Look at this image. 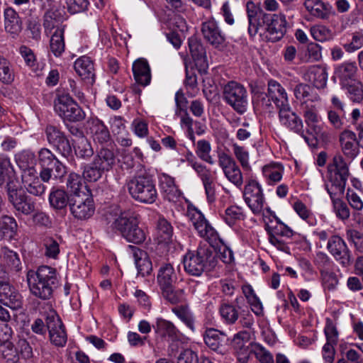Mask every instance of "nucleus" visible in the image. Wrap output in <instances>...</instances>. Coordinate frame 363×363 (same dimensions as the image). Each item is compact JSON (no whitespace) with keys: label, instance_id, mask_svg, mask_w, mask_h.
I'll return each mask as SVG.
<instances>
[{"label":"nucleus","instance_id":"obj_1","mask_svg":"<svg viewBox=\"0 0 363 363\" xmlns=\"http://www.w3.org/2000/svg\"><path fill=\"white\" fill-rule=\"evenodd\" d=\"M26 281L30 294L43 301L52 297L59 284L56 269L47 265L40 266L37 270H28Z\"/></svg>","mask_w":363,"mask_h":363},{"label":"nucleus","instance_id":"obj_2","mask_svg":"<svg viewBox=\"0 0 363 363\" xmlns=\"http://www.w3.org/2000/svg\"><path fill=\"white\" fill-rule=\"evenodd\" d=\"M185 272L199 277L212 271L218 264V253L208 245H200L196 250L187 252L182 259Z\"/></svg>","mask_w":363,"mask_h":363},{"label":"nucleus","instance_id":"obj_3","mask_svg":"<svg viewBox=\"0 0 363 363\" xmlns=\"http://www.w3.org/2000/svg\"><path fill=\"white\" fill-rule=\"evenodd\" d=\"M116 152L113 143L98 148L91 162L84 167L83 177L91 182L98 181L102 175L110 171L116 164Z\"/></svg>","mask_w":363,"mask_h":363},{"label":"nucleus","instance_id":"obj_4","mask_svg":"<svg viewBox=\"0 0 363 363\" xmlns=\"http://www.w3.org/2000/svg\"><path fill=\"white\" fill-rule=\"evenodd\" d=\"M350 176L349 167L340 155L333 157L327 167V180L325 189L329 195H344Z\"/></svg>","mask_w":363,"mask_h":363},{"label":"nucleus","instance_id":"obj_5","mask_svg":"<svg viewBox=\"0 0 363 363\" xmlns=\"http://www.w3.org/2000/svg\"><path fill=\"white\" fill-rule=\"evenodd\" d=\"M130 196L136 201L152 204L157 199V191L152 176L143 174L133 177L126 183Z\"/></svg>","mask_w":363,"mask_h":363},{"label":"nucleus","instance_id":"obj_6","mask_svg":"<svg viewBox=\"0 0 363 363\" xmlns=\"http://www.w3.org/2000/svg\"><path fill=\"white\" fill-rule=\"evenodd\" d=\"M38 162L41 168L39 173L44 182L52 179H62L67 174V167L48 148L42 147L38 152Z\"/></svg>","mask_w":363,"mask_h":363},{"label":"nucleus","instance_id":"obj_7","mask_svg":"<svg viewBox=\"0 0 363 363\" xmlns=\"http://www.w3.org/2000/svg\"><path fill=\"white\" fill-rule=\"evenodd\" d=\"M5 190L9 202L18 213L30 216L35 212L34 199L26 194L18 180H9L6 184Z\"/></svg>","mask_w":363,"mask_h":363},{"label":"nucleus","instance_id":"obj_8","mask_svg":"<svg viewBox=\"0 0 363 363\" xmlns=\"http://www.w3.org/2000/svg\"><path fill=\"white\" fill-rule=\"evenodd\" d=\"M223 99L238 114L242 115L247 111L248 94L242 84L235 81L228 82L223 87Z\"/></svg>","mask_w":363,"mask_h":363},{"label":"nucleus","instance_id":"obj_9","mask_svg":"<svg viewBox=\"0 0 363 363\" xmlns=\"http://www.w3.org/2000/svg\"><path fill=\"white\" fill-rule=\"evenodd\" d=\"M54 110L64 121L80 122L86 116L83 109L68 94L57 95L54 100Z\"/></svg>","mask_w":363,"mask_h":363},{"label":"nucleus","instance_id":"obj_10","mask_svg":"<svg viewBox=\"0 0 363 363\" xmlns=\"http://www.w3.org/2000/svg\"><path fill=\"white\" fill-rule=\"evenodd\" d=\"M155 264L160 265L157 274V282L160 289L174 286L177 280L173 266L167 262L169 260L168 253L155 255L152 257Z\"/></svg>","mask_w":363,"mask_h":363},{"label":"nucleus","instance_id":"obj_11","mask_svg":"<svg viewBox=\"0 0 363 363\" xmlns=\"http://www.w3.org/2000/svg\"><path fill=\"white\" fill-rule=\"evenodd\" d=\"M47 140L57 152L65 157H68L72 148L70 142L64 132L53 125H48L45 129Z\"/></svg>","mask_w":363,"mask_h":363},{"label":"nucleus","instance_id":"obj_12","mask_svg":"<svg viewBox=\"0 0 363 363\" xmlns=\"http://www.w3.org/2000/svg\"><path fill=\"white\" fill-rule=\"evenodd\" d=\"M243 197L255 215L260 214L265 202L261 186L255 180H250L245 186Z\"/></svg>","mask_w":363,"mask_h":363},{"label":"nucleus","instance_id":"obj_13","mask_svg":"<svg viewBox=\"0 0 363 363\" xmlns=\"http://www.w3.org/2000/svg\"><path fill=\"white\" fill-rule=\"evenodd\" d=\"M46 328L49 333L50 341L53 345L60 347L65 346L67 341V334L65 327L58 315L51 313L47 315Z\"/></svg>","mask_w":363,"mask_h":363},{"label":"nucleus","instance_id":"obj_14","mask_svg":"<svg viewBox=\"0 0 363 363\" xmlns=\"http://www.w3.org/2000/svg\"><path fill=\"white\" fill-rule=\"evenodd\" d=\"M69 207L72 215L81 220L90 218L95 211L93 199L85 194L72 195Z\"/></svg>","mask_w":363,"mask_h":363},{"label":"nucleus","instance_id":"obj_15","mask_svg":"<svg viewBox=\"0 0 363 363\" xmlns=\"http://www.w3.org/2000/svg\"><path fill=\"white\" fill-rule=\"evenodd\" d=\"M266 25L267 36L269 40L277 42L281 40L286 31V21L283 14H264L262 23Z\"/></svg>","mask_w":363,"mask_h":363},{"label":"nucleus","instance_id":"obj_16","mask_svg":"<svg viewBox=\"0 0 363 363\" xmlns=\"http://www.w3.org/2000/svg\"><path fill=\"white\" fill-rule=\"evenodd\" d=\"M173 227L164 217H160L157 222V246L156 255L168 253L170 246L173 245Z\"/></svg>","mask_w":363,"mask_h":363},{"label":"nucleus","instance_id":"obj_17","mask_svg":"<svg viewBox=\"0 0 363 363\" xmlns=\"http://www.w3.org/2000/svg\"><path fill=\"white\" fill-rule=\"evenodd\" d=\"M155 333L161 338L172 342L169 348L172 354L177 347L178 342L181 339V334L176 326L170 321L162 318H157L155 324L153 325Z\"/></svg>","mask_w":363,"mask_h":363},{"label":"nucleus","instance_id":"obj_18","mask_svg":"<svg viewBox=\"0 0 363 363\" xmlns=\"http://www.w3.org/2000/svg\"><path fill=\"white\" fill-rule=\"evenodd\" d=\"M189 216L195 229L201 238L208 242L216 240L218 236L216 230L210 225L201 211L194 208L189 211Z\"/></svg>","mask_w":363,"mask_h":363},{"label":"nucleus","instance_id":"obj_19","mask_svg":"<svg viewBox=\"0 0 363 363\" xmlns=\"http://www.w3.org/2000/svg\"><path fill=\"white\" fill-rule=\"evenodd\" d=\"M279 117L283 125L300 135L308 145H311L310 138L304 133L301 118L291 110L290 105L279 110Z\"/></svg>","mask_w":363,"mask_h":363},{"label":"nucleus","instance_id":"obj_20","mask_svg":"<svg viewBox=\"0 0 363 363\" xmlns=\"http://www.w3.org/2000/svg\"><path fill=\"white\" fill-rule=\"evenodd\" d=\"M0 303L17 310L22 307L23 297L19 291L8 281H0Z\"/></svg>","mask_w":363,"mask_h":363},{"label":"nucleus","instance_id":"obj_21","mask_svg":"<svg viewBox=\"0 0 363 363\" xmlns=\"http://www.w3.org/2000/svg\"><path fill=\"white\" fill-rule=\"evenodd\" d=\"M201 33L203 38L216 48L223 47L225 42V35L213 18L202 23Z\"/></svg>","mask_w":363,"mask_h":363},{"label":"nucleus","instance_id":"obj_22","mask_svg":"<svg viewBox=\"0 0 363 363\" xmlns=\"http://www.w3.org/2000/svg\"><path fill=\"white\" fill-rule=\"evenodd\" d=\"M327 248L330 254L342 266H347L351 262L350 251L345 241L338 235H333L328 240Z\"/></svg>","mask_w":363,"mask_h":363},{"label":"nucleus","instance_id":"obj_23","mask_svg":"<svg viewBox=\"0 0 363 363\" xmlns=\"http://www.w3.org/2000/svg\"><path fill=\"white\" fill-rule=\"evenodd\" d=\"M88 128L93 140L101 146L113 143L108 127L98 118H91L87 121Z\"/></svg>","mask_w":363,"mask_h":363},{"label":"nucleus","instance_id":"obj_24","mask_svg":"<svg viewBox=\"0 0 363 363\" xmlns=\"http://www.w3.org/2000/svg\"><path fill=\"white\" fill-rule=\"evenodd\" d=\"M203 340L205 344L211 350L218 354H225L226 348L225 342L227 340L226 335L214 328H208L203 333Z\"/></svg>","mask_w":363,"mask_h":363},{"label":"nucleus","instance_id":"obj_25","mask_svg":"<svg viewBox=\"0 0 363 363\" xmlns=\"http://www.w3.org/2000/svg\"><path fill=\"white\" fill-rule=\"evenodd\" d=\"M189 52L195 65L199 70L205 71L208 68L206 50L199 40L195 36H191L188 40Z\"/></svg>","mask_w":363,"mask_h":363},{"label":"nucleus","instance_id":"obj_26","mask_svg":"<svg viewBox=\"0 0 363 363\" xmlns=\"http://www.w3.org/2000/svg\"><path fill=\"white\" fill-rule=\"evenodd\" d=\"M301 108L303 111L305 122L308 126L306 133L312 136V139L316 140V136L320 132V127L317 125L318 122V110L313 104H303Z\"/></svg>","mask_w":363,"mask_h":363},{"label":"nucleus","instance_id":"obj_27","mask_svg":"<svg viewBox=\"0 0 363 363\" xmlns=\"http://www.w3.org/2000/svg\"><path fill=\"white\" fill-rule=\"evenodd\" d=\"M340 142L344 154L354 159L359 152V141L351 130H345L340 135Z\"/></svg>","mask_w":363,"mask_h":363},{"label":"nucleus","instance_id":"obj_28","mask_svg":"<svg viewBox=\"0 0 363 363\" xmlns=\"http://www.w3.org/2000/svg\"><path fill=\"white\" fill-rule=\"evenodd\" d=\"M267 86L269 96L279 110L289 105L286 90L278 82L270 79Z\"/></svg>","mask_w":363,"mask_h":363},{"label":"nucleus","instance_id":"obj_29","mask_svg":"<svg viewBox=\"0 0 363 363\" xmlns=\"http://www.w3.org/2000/svg\"><path fill=\"white\" fill-rule=\"evenodd\" d=\"M67 19L64 8L52 7L47 10L43 15V27L45 32L51 31L52 29L60 28L59 24Z\"/></svg>","mask_w":363,"mask_h":363},{"label":"nucleus","instance_id":"obj_30","mask_svg":"<svg viewBox=\"0 0 363 363\" xmlns=\"http://www.w3.org/2000/svg\"><path fill=\"white\" fill-rule=\"evenodd\" d=\"M333 107L328 111V118L330 123L336 129H341L345 118L344 104L335 96L332 99Z\"/></svg>","mask_w":363,"mask_h":363},{"label":"nucleus","instance_id":"obj_31","mask_svg":"<svg viewBox=\"0 0 363 363\" xmlns=\"http://www.w3.org/2000/svg\"><path fill=\"white\" fill-rule=\"evenodd\" d=\"M139 218V215L131 209L123 211L115 218L111 224L113 230L121 235Z\"/></svg>","mask_w":363,"mask_h":363},{"label":"nucleus","instance_id":"obj_32","mask_svg":"<svg viewBox=\"0 0 363 363\" xmlns=\"http://www.w3.org/2000/svg\"><path fill=\"white\" fill-rule=\"evenodd\" d=\"M74 68L83 80L90 84L94 82V65L89 57L82 56L78 58L74 62Z\"/></svg>","mask_w":363,"mask_h":363},{"label":"nucleus","instance_id":"obj_33","mask_svg":"<svg viewBox=\"0 0 363 363\" xmlns=\"http://www.w3.org/2000/svg\"><path fill=\"white\" fill-rule=\"evenodd\" d=\"M4 14L5 30L15 38L22 30V21L18 13L11 7L6 9Z\"/></svg>","mask_w":363,"mask_h":363},{"label":"nucleus","instance_id":"obj_34","mask_svg":"<svg viewBox=\"0 0 363 363\" xmlns=\"http://www.w3.org/2000/svg\"><path fill=\"white\" fill-rule=\"evenodd\" d=\"M133 72L135 81L143 86L150 84L151 80L150 68L145 59H138L133 64Z\"/></svg>","mask_w":363,"mask_h":363},{"label":"nucleus","instance_id":"obj_35","mask_svg":"<svg viewBox=\"0 0 363 363\" xmlns=\"http://www.w3.org/2000/svg\"><path fill=\"white\" fill-rule=\"evenodd\" d=\"M306 76L317 89H323L326 86L328 72L325 67L314 65L308 68Z\"/></svg>","mask_w":363,"mask_h":363},{"label":"nucleus","instance_id":"obj_36","mask_svg":"<svg viewBox=\"0 0 363 363\" xmlns=\"http://www.w3.org/2000/svg\"><path fill=\"white\" fill-rule=\"evenodd\" d=\"M294 94L297 100L303 104H309L308 101L313 103L320 100V96L310 85L304 83L298 84L294 89Z\"/></svg>","mask_w":363,"mask_h":363},{"label":"nucleus","instance_id":"obj_37","mask_svg":"<svg viewBox=\"0 0 363 363\" xmlns=\"http://www.w3.org/2000/svg\"><path fill=\"white\" fill-rule=\"evenodd\" d=\"M247 13L249 23L248 33L251 36H253L257 34L258 30L262 26V23L264 14L252 3H247Z\"/></svg>","mask_w":363,"mask_h":363},{"label":"nucleus","instance_id":"obj_38","mask_svg":"<svg viewBox=\"0 0 363 363\" xmlns=\"http://www.w3.org/2000/svg\"><path fill=\"white\" fill-rule=\"evenodd\" d=\"M130 247L134 250L138 275L143 277L149 275L152 270V264L147 254L135 247L130 245Z\"/></svg>","mask_w":363,"mask_h":363},{"label":"nucleus","instance_id":"obj_39","mask_svg":"<svg viewBox=\"0 0 363 363\" xmlns=\"http://www.w3.org/2000/svg\"><path fill=\"white\" fill-rule=\"evenodd\" d=\"M63 189H52L49 195L50 206L56 210L65 209L67 206H69L71 196Z\"/></svg>","mask_w":363,"mask_h":363},{"label":"nucleus","instance_id":"obj_40","mask_svg":"<svg viewBox=\"0 0 363 363\" xmlns=\"http://www.w3.org/2000/svg\"><path fill=\"white\" fill-rule=\"evenodd\" d=\"M65 26H62L57 28L50 40V51L57 57H60L65 50Z\"/></svg>","mask_w":363,"mask_h":363},{"label":"nucleus","instance_id":"obj_41","mask_svg":"<svg viewBox=\"0 0 363 363\" xmlns=\"http://www.w3.org/2000/svg\"><path fill=\"white\" fill-rule=\"evenodd\" d=\"M121 236L128 242L140 245L146 240L145 230L139 226V218L130 225Z\"/></svg>","mask_w":363,"mask_h":363},{"label":"nucleus","instance_id":"obj_42","mask_svg":"<svg viewBox=\"0 0 363 363\" xmlns=\"http://www.w3.org/2000/svg\"><path fill=\"white\" fill-rule=\"evenodd\" d=\"M304 6L312 16L320 18H326L330 9L329 4L321 0H305Z\"/></svg>","mask_w":363,"mask_h":363},{"label":"nucleus","instance_id":"obj_43","mask_svg":"<svg viewBox=\"0 0 363 363\" xmlns=\"http://www.w3.org/2000/svg\"><path fill=\"white\" fill-rule=\"evenodd\" d=\"M18 225L14 218L4 216L0 220V233L8 240L13 239L17 233Z\"/></svg>","mask_w":363,"mask_h":363},{"label":"nucleus","instance_id":"obj_44","mask_svg":"<svg viewBox=\"0 0 363 363\" xmlns=\"http://www.w3.org/2000/svg\"><path fill=\"white\" fill-rule=\"evenodd\" d=\"M14 169L11 160L7 156H0V187L9 180H18L13 178Z\"/></svg>","mask_w":363,"mask_h":363},{"label":"nucleus","instance_id":"obj_45","mask_svg":"<svg viewBox=\"0 0 363 363\" xmlns=\"http://www.w3.org/2000/svg\"><path fill=\"white\" fill-rule=\"evenodd\" d=\"M15 160L18 167L22 169L35 165L36 159L35 154L30 150H22L15 155Z\"/></svg>","mask_w":363,"mask_h":363},{"label":"nucleus","instance_id":"obj_46","mask_svg":"<svg viewBox=\"0 0 363 363\" xmlns=\"http://www.w3.org/2000/svg\"><path fill=\"white\" fill-rule=\"evenodd\" d=\"M284 167L279 163H272L264 166L263 175L274 183L279 182L282 178Z\"/></svg>","mask_w":363,"mask_h":363},{"label":"nucleus","instance_id":"obj_47","mask_svg":"<svg viewBox=\"0 0 363 363\" xmlns=\"http://www.w3.org/2000/svg\"><path fill=\"white\" fill-rule=\"evenodd\" d=\"M172 311L189 328L191 331L195 330L194 318L189 309L184 306L174 307Z\"/></svg>","mask_w":363,"mask_h":363},{"label":"nucleus","instance_id":"obj_48","mask_svg":"<svg viewBox=\"0 0 363 363\" xmlns=\"http://www.w3.org/2000/svg\"><path fill=\"white\" fill-rule=\"evenodd\" d=\"M222 318L228 324H234L239 317V312L235 305L223 303L219 309Z\"/></svg>","mask_w":363,"mask_h":363},{"label":"nucleus","instance_id":"obj_49","mask_svg":"<svg viewBox=\"0 0 363 363\" xmlns=\"http://www.w3.org/2000/svg\"><path fill=\"white\" fill-rule=\"evenodd\" d=\"M74 154L77 158L85 160H89L94 153L91 143L86 138H82V140L74 147Z\"/></svg>","mask_w":363,"mask_h":363},{"label":"nucleus","instance_id":"obj_50","mask_svg":"<svg viewBox=\"0 0 363 363\" xmlns=\"http://www.w3.org/2000/svg\"><path fill=\"white\" fill-rule=\"evenodd\" d=\"M14 80V73L11 69L10 62L0 55V81L5 84H10Z\"/></svg>","mask_w":363,"mask_h":363},{"label":"nucleus","instance_id":"obj_51","mask_svg":"<svg viewBox=\"0 0 363 363\" xmlns=\"http://www.w3.org/2000/svg\"><path fill=\"white\" fill-rule=\"evenodd\" d=\"M211 146L210 143L206 140H200L197 142L196 153L198 157L210 164H214V160L210 155Z\"/></svg>","mask_w":363,"mask_h":363},{"label":"nucleus","instance_id":"obj_52","mask_svg":"<svg viewBox=\"0 0 363 363\" xmlns=\"http://www.w3.org/2000/svg\"><path fill=\"white\" fill-rule=\"evenodd\" d=\"M83 186V180L78 174L72 172L67 180V188L70 195H81V188Z\"/></svg>","mask_w":363,"mask_h":363},{"label":"nucleus","instance_id":"obj_53","mask_svg":"<svg viewBox=\"0 0 363 363\" xmlns=\"http://www.w3.org/2000/svg\"><path fill=\"white\" fill-rule=\"evenodd\" d=\"M163 297L172 304H177L184 299V290H175L174 286L161 289Z\"/></svg>","mask_w":363,"mask_h":363},{"label":"nucleus","instance_id":"obj_54","mask_svg":"<svg viewBox=\"0 0 363 363\" xmlns=\"http://www.w3.org/2000/svg\"><path fill=\"white\" fill-rule=\"evenodd\" d=\"M343 195H330L334 209L338 218L345 220L350 216L349 209L347 205L342 202L341 198Z\"/></svg>","mask_w":363,"mask_h":363},{"label":"nucleus","instance_id":"obj_55","mask_svg":"<svg viewBox=\"0 0 363 363\" xmlns=\"http://www.w3.org/2000/svg\"><path fill=\"white\" fill-rule=\"evenodd\" d=\"M41 179H35L32 181H28L23 184L26 191L35 196H41L45 192L46 187L42 183Z\"/></svg>","mask_w":363,"mask_h":363},{"label":"nucleus","instance_id":"obj_56","mask_svg":"<svg viewBox=\"0 0 363 363\" xmlns=\"http://www.w3.org/2000/svg\"><path fill=\"white\" fill-rule=\"evenodd\" d=\"M357 67L354 63L346 62L338 66L335 69V74L343 79H352L357 72Z\"/></svg>","mask_w":363,"mask_h":363},{"label":"nucleus","instance_id":"obj_57","mask_svg":"<svg viewBox=\"0 0 363 363\" xmlns=\"http://www.w3.org/2000/svg\"><path fill=\"white\" fill-rule=\"evenodd\" d=\"M242 216V209L240 207L231 206L226 208L223 218L228 225L232 226L237 220H240Z\"/></svg>","mask_w":363,"mask_h":363},{"label":"nucleus","instance_id":"obj_58","mask_svg":"<svg viewBox=\"0 0 363 363\" xmlns=\"http://www.w3.org/2000/svg\"><path fill=\"white\" fill-rule=\"evenodd\" d=\"M322 57L321 47L315 43H310L307 45L306 53L303 58L304 62H317Z\"/></svg>","mask_w":363,"mask_h":363},{"label":"nucleus","instance_id":"obj_59","mask_svg":"<svg viewBox=\"0 0 363 363\" xmlns=\"http://www.w3.org/2000/svg\"><path fill=\"white\" fill-rule=\"evenodd\" d=\"M43 245L45 248V256L56 259L60 253L58 242L52 237H46L43 240Z\"/></svg>","mask_w":363,"mask_h":363},{"label":"nucleus","instance_id":"obj_60","mask_svg":"<svg viewBox=\"0 0 363 363\" xmlns=\"http://www.w3.org/2000/svg\"><path fill=\"white\" fill-rule=\"evenodd\" d=\"M250 333L247 331H240L235 334L232 340L233 350L250 345L255 342L250 341Z\"/></svg>","mask_w":363,"mask_h":363},{"label":"nucleus","instance_id":"obj_61","mask_svg":"<svg viewBox=\"0 0 363 363\" xmlns=\"http://www.w3.org/2000/svg\"><path fill=\"white\" fill-rule=\"evenodd\" d=\"M66 5L68 12L70 14H75L87 10L89 5L88 0H66Z\"/></svg>","mask_w":363,"mask_h":363},{"label":"nucleus","instance_id":"obj_62","mask_svg":"<svg viewBox=\"0 0 363 363\" xmlns=\"http://www.w3.org/2000/svg\"><path fill=\"white\" fill-rule=\"evenodd\" d=\"M347 89L350 97L354 102L359 103L363 100V85L360 82H351Z\"/></svg>","mask_w":363,"mask_h":363},{"label":"nucleus","instance_id":"obj_63","mask_svg":"<svg viewBox=\"0 0 363 363\" xmlns=\"http://www.w3.org/2000/svg\"><path fill=\"white\" fill-rule=\"evenodd\" d=\"M254 354L260 363H274L272 354L261 345L256 343Z\"/></svg>","mask_w":363,"mask_h":363},{"label":"nucleus","instance_id":"obj_64","mask_svg":"<svg viewBox=\"0 0 363 363\" xmlns=\"http://www.w3.org/2000/svg\"><path fill=\"white\" fill-rule=\"evenodd\" d=\"M178 363H199L198 354L191 349L182 350L177 357Z\"/></svg>","mask_w":363,"mask_h":363}]
</instances>
